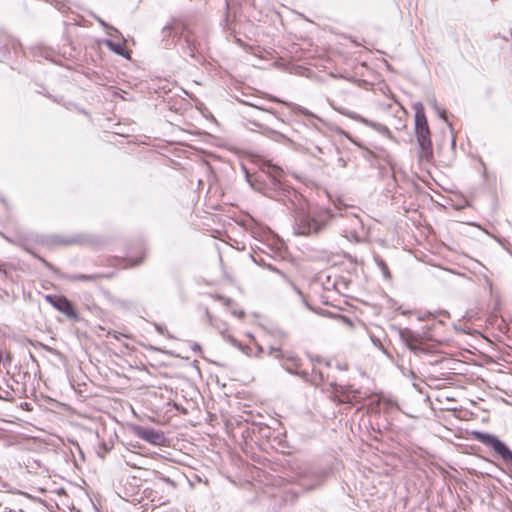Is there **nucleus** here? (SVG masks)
Returning a JSON list of instances; mask_svg holds the SVG:
<instances>
[{"label": "nucleus", "instance_id": "10", "mask_svg": "<svg viewBox=\"0 0 512 512\" xmlns=\"http://www.w3.org/2000/svg\"><path fill=\"white\" fill-rule=\"evenodd\" d=\"M145 258H146L145 249L143 246H139L137 249L136 257L117 259L118 263L115 264V266L122 268V269L133 268V267L141 265L145 261Z\"/></svg>", "mask_w": 512, "mask_h": 512}, {"label": "nucleus", "instance_id": "17", "mask_svg": "<svg viewBox=\"0 0 512 512\" xmlns=\"http://www.w3.org/2000/svg\"><path fill=\"white\" fill-rule=\"evenodd\" d=\"M88 244H90L93 247L99 246L101 244L100 240L94 239V240H87Z\"/></svg>", "mask_w": 512, "mask_h": 512}, {"label": "nucleus", "instance_id": "19", "mask_svg": "<svg viewBox=\"0 0 512 512\" xmlns=\"http://www.w3.org/2000/svg\"><path fill=\"white\" fill-rule=\"evenodd\" d=\"M228 339L235 345V346H238L241 348V345L234 339L232 338L230 335L228 336Z\"/></svg>", "mask_w": 512, "mask_h": 512}, {"label": "nucleus", "instance_id": "5", "mask_svg": "<svg viewBox=\"0 0 512 512\" xmlns=\"http://www.w3.org/2000/svg\"><path fill=\"white\" fill-rule=\"evenodd\" d=\"M335 401L338 403L354 404L360 402L364 397L359 390H353L351 387L341 386L334 383L330 388Z\"/></svg>", "mask_w": 512, "mask_h": 512}, {"label": "nucleus", "instance_id": "12", "mask_svg": "<svg viewBox=\"0 0 512 512\" xmlns=\"http://www.w3.org/2000/svg\"><path fill=\"white\" fill-rule=\"evenodd\" d=\"M212 297L215 300L220 301L231 312V314L237 318L244 319L246 317L245 311L240 308L234 300L220 295H213Z\"/></svg>", "mask_w": 512, "mask_h": 512}, {"label": "nucleus", "instance_id": "8", "mask_svg": "<svg viewBox=\"0 0 512 512\" xmlns=\"http://www.w3.org/2000/svg\"><path fill=\"white\" fill-rule=\"evenodd\" d=\"M400 337L402 341L411 349V350H422L423 345L425 343L424 337L412 331L409 328H404L400 331Z\"/></svg>", "mask_w": 512, "mask_h": 512}, {"label": "nucleus", "instance_id": "1", "mask_svg": "<svg viewBox=\"0 0 512 512\" xmlns=\"http://www.w3.org/2000/svg\"><path fill=\"white\" fill-rule=\"evenodd\" d=\"M334 215L330 208L319 205H307L295 213L294 231L297 235L310 236L324 230Z\"/></svg>", "mask_w": 512, "mask_h": 512}, {"label": "nucleus", "instance_id": "9", "mask_svg": "<svg viewBox=\"0 0 512 512\" xmlns=\"http://www.w3.org/2000/svg\"><path fill=\"white\" fill-rule=\"evenodd\" d=\"M276 357H282V365L288 372L301 375L303 377L308 376V372L304 367V364L298 357L284 356L282 354H277Z\"/></svg>", "mask_w": 512, "mask_h": 512}, {"label": "nucleus", "instance_id": "3", "mask_svg": "<svg viewBox=\"0 0 512 512\" xmlns=\"http://www.w3.org/2000/svg\"><path fill=\"white\" fill-rule=\"evenodd\" d=\"M331 371L332 369L328 363L318 361L313 365L310 380L315 386L328 390L335 383L334 378L331 376Z\"/></svg>", "mask_w": 512, "mask_h": 512}, {"label": "nucleus", "instance_id": "13", "mask_svg": "<svg viewBox=\"0 0 512 512\" xmlns=\"http://www.w3.org/2000/svg\"><path fill=\"white\" fill-rule=\"evenodd\" d=\"M390 404L388 400L382 399L380 396L376 395L371 397L370 404L368 406V410L372 413H379L382 406L387 407Z\"/></svg>", "mask_w": 512, "mask_h": 512}, {"label": "nucleus", "instance_id": "2", "mask_svg": "<svg viewBox=\"0 0 512 512\" xmlns=\"http://www.w3.org/2000/svg\"><path fill=\"white\" fill-rule=\"evenodd\" d=\"M415 133L420 148V160L430 162L433 159L431 133L422 104H418L415 108Z\"/></svg>", "mask_w": 512, "mask_h": 512}, {"label": "nucleus", "instance_id": "14", "mask_svg": "<svg viewBox=\"0 0 512 512\" xmlns=\"http://www.w3.org/2000/svg\"><path fill=\"white\" fill-rule=\"evenodd\" d=\"M104 276L102 274H92V275H86V274H76L71 276L72 281H97L102 279Z\"/></svg>", "mask_w": 512, "mask_h": 512}, {"label": "nucleus", "instance_id": "4", "mask_svg": "<svg viewBox=\"0 0 512 512\" xmlns=\"http://www.w3.org/2000/svg\"><path fill=\"white\" fill-rule=\"evenodd\" d=\"M473 439L483 443L484 445L490 446L497 454H499L504 460L512 461V452L510 449L500 441L496 436L482 433L479 431L472 432Z\"/></svg>", "mask_w": 512, "mask_h": 512}, {"label": "nucleus", "instance_id": "15", "mask_svg": "<svg viewBox=\"0 0 512 512\" xmlns=\"http://www.w3.org/2000/svg\"><path fill=\"white\" fill-rule=\"evenodd\" d=\"M267 173L275 180H280L283 176V170L274 165H268Z\"/></svg>", "mask_w": 512, "mask_h": 512}, {"label": "nucleus", "instance_id": "16", "mask_svg": "<svg viewBox=\"0 0 512 512\" xmlns=\"http://www.w3.org/2000/svg\"><path fill=\"white\" fill-rule=\"evenodd\" d=\"M107 336H111L113 337L115 340H120V338L123 336V337H126V338H129V335L127 334H123V333H120V332H117V331H108L107 333Z\"/></svg>", "mask_w": 512, "mask_h": 512}, {"label": "nucleus", "instance_id": "20", "mask_svg": "<svg viewBox=\"0 0 512 512\" xmlns=\"http://www.w3.org/2000/svg\"><path fill=\"white\" fill-rule=\"evenodd\" d=\"M247 336H248L250 339H252V338H253V337H252V335H251L250 333H247Z\"/></svg>", "mask_w": 512, "mask_h": 512}, {"label": "nucleus", "instance_id": "18", "mask_svg": "<svg viewBox=\"0 0 512 512\" xmlns=\"http://www.w3.org/2000/svg\"><path fill=\"white\" fill-rule=\"evenodd\" d=\"M209 320H210L211 324H213L217 329L222 331V327L219 324H217L216 322H214V319L212 316H209ZM225 331L226 330H223L222 332L224 333Z\"/></svg>", "mask_w": 512, "mask_h": 512}, {"label": "nucleus", "instance_id": "7", "mask_svg": "<svg viewBox=\"0 0 512 512\" xmlns=\"http://www.w3.org/2000/svg\"><path fill=\"white\" fill-rule=\"evenodd\" d=\"M133 432L137 437L153 445H161L165 440L163 433L143 426H134Z\"/></svg>", "mask_w": 512, "mask_h": 512}, {"label": "nucleus", "instance_id": "6", "mask_svg": "<svg viewBox=\"0 0 512 512\" xmlns=\"http://www.w3.org/2000/svg\"><path fill=\"white\" fill-rule=\"evenodd\" d=\"M45 300L68 318L74 320L78 318V313L74 305L65 296L49 294L45 296Z\"/></svg>", "mask_w": 512, "mask_h": 512}, {"label": "nucleus", "instance_id": "11", "mask_svg": "<svg viewBox=\"0 0 512 512\" xmlns=\"http://www.w3.org/2000/svg\"><path fill=\"white\" fill-rule=\"evenodd\" d=\"M212 297L215 300L220 301L231 312V314L237 318L244 319L246 317L245 311L240 308L234 300L220 295H213Z\"/></svg>", "mask_w": 512, "mask_h": 512}]
</instances>
